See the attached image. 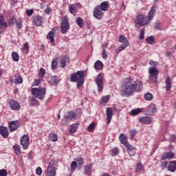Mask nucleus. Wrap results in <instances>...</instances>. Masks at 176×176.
Wrapping results in <instances>:
<instances>
[{
	"instance_id": "f257e3e1",
	"label": "nucleus",
	"mask_w": 176,
	"mask_h": 176,
	"mask_svg": "<svg viewBox=\"0 0 176 176\" xmlns=\"http://www.w3.org/2000/svg\"><path fill=\"white\" fill-rule=\"evenodd\" d=\"M71 82H76L77 87H80L85 83V71H78L72 75Z\"/></svg>"
},
{
	"instance_id": "f03ea898",
	"label": "nucleus",
	"mask_w": 176,
	"mask_h": 176,
	"mask_svg": "<svg viewBox=\"0 0 176 176\" xmlns=\"http://www.w3.org/2000/svg\"><path fill=\"white\" fill-rule=\"evenodd\" d=\"M31 93L34 97L38 98V100H43L46 94V88H32Z\"/></svg>"
},
{
	"instance_id": "7ed1b4c3",
	"label": "nucleus",
	"mask_w": 176,
	"mask_h": 176,
	"mask_svg": "<svg viewBox=\"0 0 176 176\" xmlns=\"http://www.w3.org/2000/svg\"><path fill=\"white\" fill-rule=\"evenodd\" d=\"M149 80L151 83H157L159 70L156 67H151L148 69Z\"/></svg>"
},
{
	"instance_id": "20e7f679",
	"label": "nucleus",
	"mask_w": 176,
	"mask_h": 176,
	"mask_svg": "<svg viewBox=\"0 0 176 176\" xmlns=\"http://www.w3.org/2000/svg\"><path fill=\"white\" fill-rule=\"evenodd\" d=\"M151 21L148 19V16L143 14H140L137 16L135 23L140 27H145V25H148Z\"/></svg>"
},
{
	"instance_id": "39448f33",
	"label": "nucleus",
	"mask_w": 176,
	"mask_h": 176,
	"mask_svg": "<svg viewBox=\"0 0 176 176\" xmlns=\"http://www.w3.org/2000/svg\"><path fill=\"white\" fill-rule=\"evenodd\" d=\"M133 82V79L130 78L129 82H127L124 85V93L126 96H131L135 91V89H134V85L131 84Z\"/></svg>"
},
{
	"instance_id": "423d86ee",
	"label": "nucleus",
	"mask_w": 176,
	"mask_h": 176,
	"mask_svg": "<svg viewBox=\"0 0 176 176\" xmlns=\"http://www.w3.org/2000/svg\"><path fill=\"white\" fill-rule=\"evenodd\" d=\"M78 118V115L74 111H69L67 116H65L64 118L62 120V124L65 126V124H68L70 120H75Z\"/></svg>"
},
{
	"instance_id": "0eeeda50",
	"label": "nucleus",
	"mask_w": 176,
	"mask_h": 176,
	"mask_svg": "<svg viewBox=\"0 0 176 176\" xmlns=\"http://www.w3.org/2000/svg\"><path fill=\"white\" fill-rule=\"evenodd\" d=\"M69 30V21L68 17L65 16L60 23V31L62 34H67Z\"/></svg>"
},
{
	"instance_id": "6e6552de",
	"label": "nucleus",
	"mask_w": 176,
	"mask_h": 176,
	"mask_svg": "<svg viewBox=\"0 0 176 176\" xmlns=\"http://www.w3.org/2000/svg\"><path fill=\"white\" fill-rule=\"evenodd\" d=\"M95 82L98 87V91H102L104 89V78H102V75L101 74H99L96 76L95 78Z\"/></svg>"
},
{
	"instance_id": "1a4fd4ad",
	"label": "nucleus",
	"mask_w": 176,
	"mask_h": 176,
	"mask_svg": "<svg viewBox=\"0 0 176 176\" xmlns=\"http://www.w3.org/2000/svg\"><path fill=\"white\" fill-rule=\"evenodd\" d=\"M102 16H104V12L100 10V6H97L94 10V16L98 20H101Z\"/></svg>"
},
{
	"instance_id": "9d476101",
	"label": "nucleus",
	"mask_w": 176,
	"mask_h": 176,
	"mask_svg": "<svg viewBox=\"0 0 176 176\" xmlns=\"http://www.w3.org/2000/svg\"><path fill=\"white\" fill-rule=\"evenodd\" d=\"M28 142H30V137L27 135H24L21 138V145H22L23 149L28 148Z\"/></svg>"
},
{
	"instance_id": "9b49d317",
	"label": "nucleus",
	"mask_w": 176,
	"mask_h": 176,
	"mask_svg": "<svg viewBox=\"0 0 176 176\" xmlns=\"http://www.w3.org/2000/svg\"><path fill=\"white\" fill-rule=\"evenodd\" d=\"M10 108L12 111H20V103L14 100H10Z\"/></svg>"
},
{
	"instance_id": "f8f14e48",
	"label": "nucleus",
	"mask_w": 176,
	"mask_h": 176,
	"mask_svg": "<svg viewBox=\"0 0 176 176\" xmlns=\"http://www.w3.org/2000/svg\"><path fill=\"white\" fill-rule=\"evenodd\" d=\"M15 23L16 24V27L17 28L21 29V28L23 27L22 21L20 19H16V18H11L10 19H9L8 25H13V24H14Z\"/></svg>"
},
{
	"instance_id": "ddd939ff",
	"label": "nucleus",
	"mask_w": 176,
	"mask_h": 176,
	"mask_svg": "<svg viewBox=\"0 0 176 176\" xmlns=\"http://www.w3.org/2000/svg\"><path fill=\"white\" fill-rule=\"evenodd\" d=\"M19 126H20L19 120L11 121L9 122L10 131H16L19 129Z\"/></svg>"
},
{
	"instance_id": "4468645a",
	"label": "nucleus",
	"mask_w": 176,
	"mask_h": 176,
	"mask_svg": "<svg viewBox=\"0 0 176 176\" xmlns=\"http://www.w3.org/2000/svg\"><path fill=\"white\" fill-rule=\"evenodd\" d=\"M106 115H107V124H109L111 123V120H112V116H113V111H112V108L107 107L106 109Z\"/></svg>"
},
{
	"instance_id": "2eb2a0df",
	"label": "nucleus",
	"mask_w": 176,
	"mask_h": 176,
	"mask_svg": "<svg viewBox=\"0 0 176 176\" xmlns=\"http://www.w3.org/2000/svg\"><path fill=\"white\" fill-rule=\"evenodd\" d=\"M132 85H133L135 91L138 93H140V91L142 90V81H141V80H136L135 82Z\"/></svg>"
},
{
	"instance_id": "dca6fc26",
	"label": "nucleus",
	"mask_w": 176,
	"mask_h": 176,
	"mask_svg": "<svg viewBox=\"0 0 176 176\" xmlns=\"http://www.w3.org/2000/svg\"><path fill=\"white\" fill-rule=\"evenodd\" d=\"M43 21V19L41 16H33L32 23L34 25L37 27H41L42 25V23Z\"/></svg>"
},
{
	"instance_id": "f3484780",
	"label": "nucleus",
	"mask_w": 176,
	"mask_h": 176,
	"mask_svg": "<svg viewBox=\"0 0 176 176\" xmlns=\"http://www.w3.org/2000/svg\"><path fill=\"white\" fill-rule=\"evenodd\" d=\"M91 168H93V164H88L84 166V174L85 175H91Z\"/></svg>"
},
{
	"instance_id": "a211bd4d",
	"label": "nucleus",
	"mask_w": 176,
	"mask_h": 176,
	"mask_svg": "<svg viewBox=\"0 0 176 176\" xmlns=\"http://www.w3.org/2000/svg\"><path fill=\"white\" fill-rule=\"evenodd\" d=\"M0 134L3 138H8L9 137V131L7 127L0 126Z\"/></svg>"
},
{
	"instance_id": "6ab92c4d",
	"label": "nucleus",
	"mask_w": 176,
	"mask_h": 176,
	"mask_svg": "<svg viewBox=\"0 0 176 176\" xmlns=\"http://www.w3.org/2000/svg\"><path fill=\"white\" fill-rule=\"evenodd\" d=\"M175 154L172 151L164 153L162 156V160H166L167 159H173Z\"/></svg>"
},
{
	"instance_id": "aec40b11",
	"label": "nucleus",
	"mask_w": 176,
	"mask_h": 176,
	"mask_svg": "<svg viewBox=\"0 0 176 176\" xmlns=\"http://www.w3.org/2000/svg\"><path fill=\"white\" fill-rule=\"evenodd\" d=\"M119 138L121 144H123V145H124L125 146L130 145V144H129V142L127 141V137H126V134L121 133L119 136Z\"/></svg>"
},
{
	"instance_id": "412c9836",
	"label": "nucleus",
	"mask_w": 176,
	"mask_h": 176,
	"mask_svg": "<svg viewBox=\"0 0 176 176\" xmlns=\"http://www.w3.org/2000/svg\"><path fill=\"white\" fill-rule=\"evenodd\" d=\"M126 148L129 156H134L135 155V147L133 146V145L129 144Z\"/></svg>"
},
{
	"instance_id": "4be33fe9",
	"label": "nucleus",
	"mask_w": 176,
	"mask_h": 176,
	"mask_svg": "<svg viewBox=\"0 0 176 176\" xmlns=\"http://www.w3.org/2000/svg\"><path fill=\"white\" fill-rule=\"evenodd\" d=\"M140 123L144 124H151L152 123V118L151 117H142L139 119Z\"/></svg>"
},
{
	"instance_id": "5701e85b",
	"label": "nucleus",
	"mask_w": 176,
	"mask_h": 176,
	"mask_svg": "<svg viewBox=\"0 0 176 176\" xmlns=\"http://www.w3.org/2000/svg\"><path fill=\"white\" fill-rule=\"evenodd\" d=\"M99 8L102 12H107L109 9V3L108 1H103L100 3Z\"/></svg>"
},
{
	"instance_id": "b1692460",
	"label": "nucleus",
	"mask_w": 176,
	"mask_h": 176,
	"mask_svg": "<svg viewBox=\"0 0 176 176\" xmlns=\"http://www.w3.org/2000/svg\"><path fill=\"white\" fill-rule=\"evenodd\" d=\"M156 13V7L153 6L150 11L148 12V15L147 18H148V20L151 21L153 19V17H155V14Z\"/></svg>"
},
{
	"instance_id": "393cba45",
	"label": "nucleus",
	"mask_w": 176,
	"mask_h": 176,
	"mask_svg": "<svg viewBox=\"0 0 176 176\" xmlns=\"http://www.w3.org/2000/svg\"><path fill=\"white\" fill-rule=\"evenodd\" d=\"M54 35H56V30L52 29L47 36V38L51 41V43H54Z\"/></svg>"
},
{
	"instance_id": "a878e982",
	"label": "nucleus",
	"mask_w": 176,
	"mask_h": 176,
	"mask_svg": "<svg viewBox=\"0 0 176 176\" xmlns=\"http://www.w3.org/2000/svg\"><path fill=\"white\" fill-rule=\"evenodd\" d=\"M69 10L71 13V14H73V16H76V13L78 12V7L76 6L74 4H70L69 6Z\"/></svg>"
},
{
	"instance_id": "bb28decb",
	"label": "nucleus",
	"mask_w": 176,
	"mask_h": 176,
	"mask_svg": "<svg viewBox=\"0 0 176 176\" xmlns=\"http://www.w3.org/2000/svg\"><path fill=\"white\" fill-rule=\"evenodd\" d=\"M176 170V161H171L169 163V166H168V171H170L171 173H174Z\"/></svg>"
},
{
	"instance_id": "cd10ccee",
	"label": "nucleus",
	"mask_w": 176,
	"mask_h": 176,
	"mask_svg": "<svg viewBox=\"0 0 176 176\" xmlns=\"http://www.w3.org/2000/svg\"><path fill=\"white\" fill-rule=\"evenodd\" d=\"M118 41L122 45H130V43H129V40H127V38L123 35H120L119 36Z\"/></svg>"
},
{
	"instance_id": "c85d7f7f",
	"label": "nucleus",
	"mask_w": 176,
	"mask_h": 176,
	"mask_svg": "<svg viewBox=\"0 0 176 176\" xmlns=\"http://www.w3.org/2000/svg\"><path fill=\"white\" fill-rule=\"evenodd\" d=\"M46 176H56V169L47 168L45 171Z\"/></svg>"
},
{
	"instance_id": "c756f323",
	"label": "nucleus",
	"mask_w": 176,
	"mask_h": 176,
	"mask_svg": "<svg viewBox=\"0 0 176 176\" xmlns=\"http://www.w3.org/2000/svg\"><path fill=\"white\" fill-rule=\"evenodd\" d=\"M50 83L53 86H57V85H58V80L57 79V76H51Z\"/></svg>"
},
{
	"instance_id": "7c9ffc66",
	"label": "nucleus",
	"mask_w": 176,
	"mask_h": 176,
	"mask_svg": "<svg viewBox=\"0 0 176 176\" xmlns=\"http://www.w3.org/2000/svg\"><path fill=\"white\" fill-rule=\"evenodd\" d=\"M165 83H166V91L171 90V79H170L168 77H167L165 80Z\"/></svg>"
},
{
	"instance_id": "2f4dec72",
	"label": "nucleus",
	"mask_w": 176,
	"mask_h": 176,
	"mask_svg": "<svg viewBox=\"0 0 176 176\" xmlns=\"http://www.w3.org/2000/svg\"><path fill=\"white\" fill-rule=\"evenodd\" d=\"M78 126H79V123L73 124L70 126L69 133L70 134H74L78 130Z\"/></svg>"
},
{
	"instance_id": "473e14b6",
	"label": "nucleus",
	"mask_w": 176,
	"mask_h": 176,
	"mask_svg": "<svg viewBox=\"0 0 176 176\" xmlns=\"http://www.w3.org/2000/svg\"><path fill=\"white\" fill-rule=\"evenodd\" d=\"M58 162L57 160H55L54 159H52L47 168H52L54 170H56V165L57 164Z\"/></svg>"
},
{
	"instance_id": "72a5a7b5",
	"label": "nucleus",
	"mask_w": 176,
	"mask_h": 176,
	"mask_svg": "<svg viewBox=\"0 0 176 176\" xmlns=\"http://www.w3.org/2000/svg\"><path fill=\"white\" fill-rule=\"evenodd\" d=\"M14 78H15V85H21V83H23V78H21V76L15 75Z\"/></svg>"
},
{
	"instance_id": "f704fd0d",
	"label": "nucleus",
	"mask_w": 176,
	"mask_h": 176,
	"mask_svg": "<svg viewBox=\"0 0 176 176\" xmlns=\"http://www.w3.org/2000/svg\"><path fill=\"white\" fill-rule=\"evenodd\" d=\"M128 46H130V45H129V44H122L120 47H119L118 48H117L116 50V53L117 54H119L120 52H122V50H124V49H126V47H127Z\"/></svg>"
},
{
	"instance_id": "c9c22d12",
	"label": "nucleus",
	"mask_w": 176,
	"mask_h": 176,
	"mask_svg": "<svg viewBox=\"0 0 176 176\" xmlns=\"http://www.w3.org/2000/svg\"><path fill=\"white\" fill-rule=\"evenodd\" d=\"M103 64L102 62L100 61V60H97L95 64H94V68L95 69L98 70V69H101L103 67Z\"/></svg>"
},
{
	"instance_id": "e433bc0d",
	"label": "nucleus",
	"mask_w": 176,
	"mask_h": 176,
	"mask_svg": "<svg viewBox=\"0 0 176 176\" xmlns=\"http://www.w3.org/2000/svg\"><path fill=\"white\" fill-rule=\"evenodd\" d=\"M13 149L15 152V155H19L21 153V150L19 144H15L13 146Z\"/></svg>"
},
{
	"instance_id": "4c0bfd02",
	"label": "nucleus",
	"mask_w": 176,
	"mask_h": 176,
	"mask_svg": "<svg viewBox=\"0 0 176 176\" xmlns=\"http://www.w3.org/2000/svg\"><path fill=\"white\" fill-rule=\"evenodd\" d=\"M49 140L52 142H56V141L58 140L57 135L56 133H50L49 135Z\"/></svg>"
},
{
	"instance_id": "58836bf2",
	"label": "nucleus",
	"mask_w": 176,
	"mask_h": 176,
	"mask_svg": "<svg viewBox=\"0 0 176 176\" xmlns=\"http://www.w3.org/2000/svg\"><path fill=\"white\" fill-rule=\"evenodd\" d=\"M146 42H147L148 45H153V43H155V37L153 36H148L146 38Z\"/></svg>"
},
{
	"instance_id": "ea45409f",
	"label": "nucleus",
	"mask_w": 176,
	"mask_h": 176,
	"mask_svg": "<svg viewBox=\"0 0 176 176\" xmlns=\"http://www.w3.org/2000/svg\"><path fill=\"white\" fill-rule=\"evenodd\" d=\"M142 112V110L141 109H136L131 111L130 115L132 116H135L136 115H138V113H141Z\"/></svg>"
},
{
	"instance_id": "a19ab883",
	"label": "nucleus",
	"mask_w": 176,
	"mask_h": 176,
	"mask_svg": "<svg viewBox=\"0 0 176 176\" xmlns=\"http://www.w3.org/2000/svg\"><path fill=\"white\" fill-rule=\"evenodd\" d=\"M144 100L146 101H152L153 100V95L151 93H147L144 94Z\"/></svg>"
},
{
	"instance_id": "79ce46f5",
	"label": "nucleus",
	"mask_w": 176,
	"mask_h": 176,
	"mask_svg": "<svg viewBox=\"0 0 176 176\" xmlns=\"http://www.w3.org/2000/svg\"><path fill=\"white\" fill-rule=\"evenodd\" d=\"M57 65H58V59H53L52 61V70H54L55 69L57 68Z\"/></svg>"
},
{
	"instance_id": "37998d69",
	"label": "nucleus",
	"mask_w": 176,
	"mask_h": 176,
	"mask_svg": "<svg viewBox=\"0 0 176 176\" xmlns=\"http://www.w3.org/2000/svg\"><path fill=\"white\" fill-rule=\"evenodd\" d=\"M76 23H77V25H78L80 28H83V19H82V18H80V17H77V18H76Z\"/></svg>"
},
{
	"instance_id": "c03bdc74",
	"label": "nucleus",
	"mask_w": 176,
	"mask_h": 176,
	"mask_svg": "<svg viewBox=\"0 0 176 176\" xmlns=\"http://www.w3.org/2000/svg\"><path fill=\"white\" fill-rule=\"evenodd\" d=\"M138 133V131H137V130L135 129H131L129 131L130 137L132 140H134V137L136 136Z\"/></svg>"
},
{
	"instance_id": "a18cd8bd",
	"label": "nucleus",
	"mask_w": 176,
	"mask_h": 176,
	"mask_svg": "<svg viewBox=\"0 0 176 176\" xmlns=\"http://www.w3.org/2000/svg\"><path fill=\"white\" fill-rule=\"evenodd\" d=\"M96 129V122H92L91 124L89 125L87 130L89 133H91L93 130Z\"/></svg>"
},
{
	"instance_id": "49530a36",
	"label": "nucleus",
	"mask_w": 176,
	"mask_h": 176,
	"mask_svg": "<svg viewBox=\"0 0 176 176\" xmlns=\"http://www.w3.org/2000/svg\"><path fill=\"white\" fill-rule=\"evenodd\" d=\"M78 164L76 162H72L71 164V173H74L76 169Z\"/></svg>"
},
{
	"instance_id": "de8ad7c7",
	"label": "nucleus",
	"mask_w": 176,
	"mask_h": 176,
	"mask_svg": "<svg viewBox=\"0 0 176 176\" xmlns=\"http://www.w3.org/2000/svg\"><path fill=\"white\" fill-rule=\"evenodd\" d=\"M149 112H151V113H156L157 110H156V105L155 104H152L150 106L149 109H148Z\"/></svg>"
},
{
	"instance_id": "09e8293b",
	"label": "nucleus",
	"mask_w": 176,
	"mask_h": 176,
	"mask_svg": "<svg viewBox=\"0 0 176 176\" xmlns=\"http://www.w3.org/2000/svg\"><path fill=\"white\" fill-rule=\"evenodd\" d=\"M12 57L14 61H19V54H17V52H12Z\"/></svg>"
},
{
	"instance_id": "8fccbe9b",
	"label": "nucleus",
	"mask_w": 176,
	"mask_h": 176,
	"mask_svg": "<svg viewBox=\"0 0 176 176\" xmlns=\"http://www.w3.org/2000/svg\"><path fill=\"white\" fill-rule=\"evenodd\" d=\"M145 36V28H143L140 30V33L139 35V39H140V41H142V39H144Z\"/></svg>"
},
{
	"instance_id": "3c124183",
	"label": "nucleus",
	"mask_w": 176,
	"mask_h": 176,
	"mask_svg": "<svg viewBox=\"0 0 176 176\" xmlns=\"http://www.w3.org/2000/svg\"><path fill=\"white\" fill-rule=\"evenodd\" d=\"M76 162L80 168H82V166H83V158H77Z\"/></svg>"
},
{
	"instance_id": "603ef678",
	"label": "nucleus",
	"mask_w": 176,
	"mask_h": 176,
	"mask_svg": "<svg viewBox=\"0 0 176 176\" xmlns=\"http://www.w3.org/2000/svg\"><path fill=\"white\" fill-rule=\"evenodd\" d=\"M119 155V148H114L111 150V156H116Z\"/></svg>"
},
{
	"instance_id": "864d4df0",
	"label": "nucleus",
	"mask_w": 176,
	"mask_h": 176,
	"mask_svg": "<svg viewBox=\"0 0 176 176\" xmlns=\"http://www.w3.org/2000/svg\"><path fill=\"white\" fill-rule=\"evenodd\" d=\"M102 57L104 60H107L108 58V53L105 49H102Z\"/></svg>"
},
{
	"instance_id": "5fc2aeb1",
	"label": "nucleus",
	"mask_w": 176,
	"mask_h": 176,
	"mask_svg": "<svg viewBox=\"0 0 176 176\" xmlns=\"http://www.w3.org/2000/svg\"><path fill=\"white\" fill-rule=\"evenodd\" d=\"M102 102H103L104 104H107L108 102V101H109V96H103L101 99Z\"/></svg>"
},
{
	"instance_id": "6e6d98bb",
	"label": "nucleus",
	"mask_w": 176,
	"mask_h": 176,
	"mask_svg": "<svg viewBox=\"0 0 176 176\" xmlns=\"http://www.w3.org/2000/svg\"><path fill=\"white\" fill-rule=\"evenodd\" d=\"M45 69L41 68L38 73V76H40V78H43V76H45Z\"/></svg>"
},
{
	"instance_id": "4d7b16f0",
	"label": "nucleus",
	"mask_w": 176,
	"mask_h": 176,
	"mask_svg": "<svg viewBox=\"0 0 176 176\" xmlns=\"http://www.w3.org/2000/svg\"><path fill=\"white\" fill-rule=\"evenodd\" d=\"M142 169V164L139 163V164L136 166L135 172H136V173H140V171H141Z\"/></svg>"
},
{
	"instance_id": "13d9d810",
	"label": "nucleus",
	"mask_w": 176,
	"mask_h": 176,
	"mask_svg": "<svg viewBox=\"0 0 176 176\" xmlns=\"http://www.w3.org/2000/svg\"><path fill=\"white\" fill-rule=\"evenodd\" d=\"M0 176H8V171L6 169H1Z\"/></svg>"
},
{
	"instance_id": "bf43d9fd",
	"label": "nucleus",
	"mask_w": 176,
	"mask_h": 176,
	"mask_svg": "<svg viewBox=\"0 0 176 176\" xmlns=\"http://www.w3.org/2000/svg\"><path fill=\"white\" fill-rule=\"evenodd\" d=\"M25 13L28 16H32L34 13V10H26Z\"/></svg>"
},
{
	"instance_id": "052dcab7",
	"label": "nucleus",
	"mask_w": 176,
	"mask_h": 176,
	"mask_svg": "<svg viewBox=\"0 0 176 176\" xmlns=\"http://www.w3.org/2000/svg\"><path fill=\"white\" fill-rule=\"evenodd\" d=\"M60 64L62 68H65V67L67 66V62L62 60V59L60 60Z\"/></svg>"
},
{
	"instance_id": "680f3d73",
	"label": "nucleus",
	"mask_w": 176,
	"mask_h": 176,
	"mask_svg": "<svg viewBox=\"0 0 176 176\" xmlns=\"http://www.w3.org/2000/svg\"><path fill=\"white\" fill-rule=\"evenodd\" d=\"M63 61H65L66 63H68V61H69V56H64L62 57L61 59Z\"/></svg>"
},
{
	"instance_id": "e2e57ef3",
	"label": "nucleus",
	"mask_w": 176,
	"mask_h": 176,
	"mask_svg": "<svg viewBox=\"0 0 176 176\" xmlns=\"http://www.w3.org/2000/svg\"><path fill=\"white\" fill-rule=\"evenodd\" d=\"M36 173L37 174V175H41V174H42V168H41V167H38L36 169Z\"/></svg>"
},
{
	"instance_id": "0e129e2a",
	"label": "nucleus",
	"mask_w": 176,
	"mask_h": 176,
	"mask_svg": "<svg viewBox=\"0 0 176 176\" xmlns=\"http://www.w3.org/2000/svg\"><path fill=\"white\" fill-rule=\"evenodd\" d=\"M175 138H176V136L174 134L170 135L169 137L170 141H171V142H175Z\"/></svg>"
},
{
	"instance_id": "69168bd1",
	"label": "nucleus",
	"mask_w": 176,
	"mask_h": 176,
	"mask_svg": "<svg viewBox=\"0 0 176 176\" xmlns=\"http://www.w3.org/2000/svg\"><path fill=\"white\" fill-rule=\"evenodd\" d=\"M29 49H30V46L28 45V43L23 44V50H27V51H28Z\"/></svg>"
},
{
	"instance_id": "338daca9",
	"label": "nucleus",
	"mask_w": 176,
	"mask_h": 176,
	"mask_svg": "<svg viewBox=\"0 0 176 176\" xmlns=\"http://www.w3.org/2000/svg\"><path fill=\"white\" fill-rule=\"evenodd\" d=\"M168 164V162H164L161 164L162 168H166Z\"/></svg>"
},
{
	"instance_id": "774afa93",
	"label": "nucleus",
	"mask_w": 176,
	"mask_h": 176,
	"mask_svg": "<svg viewBox=\"0 0 176 176\" xmlns=\"http://www.w3.org/2000/svg\"><path fill=\"white\" fill-rule=\"evenodd\" d=\"M39 83H41V80L36 79L34 80L33 85L34 86H38Z\"/></svg>"
}]
</instances>
